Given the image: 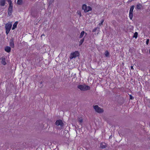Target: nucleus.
Segmentation results:
<instances>
[{
    "label": "nucleus",
    "mask_w": 150,
    "mask_h": 150,
    "mask_svg": "<svg viewBox=\"0 0 150 150\" xmlns=\"http://www.w3.org/2000/svg\"><path fill=\"white\" fill-rule=\"evenodd\" d=\"M77 88L81 91H85L89 90L90 89L89 86L86 85H79L77 86Z\"/></svg>",
    "instance_id": "obj_1"
},
{
    "label": "nucleus",
    "mask_w": 150,
    "mask_h": 150,
    "mask_svg": "<svg viewBox=\"0 0 150 150\" xmlns=\"http://www.w3.org/2000/svg\"><path fill=\"white\" fill-rule=\"evenodd\" d=\"M12 24L11 23L9 22L5 25V29L6 30V33L7 35L9 32L11 28Z\"/></svg>",
    "instance_id": "obj_2"
},
{
    "label": "nucleus",
    "mask_w": 150,
    "mask_h": 150,
    "mask_svg": "<svg viewBox=\"0 0 150 150\" xmlns=\"http://www.w3.org/2000/svg\"><path fill=\"white\" fill-rule=\"evenodd\" d=\"M82 9L83 10L84 12L86 13L92 10V8L89 6H87L85 4H84L82 6Z\"/></svg>",
    "instance_id": "obj_3"
},
{
    "label": "nucleus",
    "mask_w": 150,
    "mask_h": 150,
    "mask_svg": "<svg viewBox=\"0 0 150 150\" xmlns=\"http://www.w3.org/2000/svg\"><path fill=\"white\" fill-rule=\"evenodd\" d=\"M93 108L96 112L98 113H102L104 111L103 109L99 107L98 105L93 106Z\"/></svg>",
    "instance_id": "obj_4"
},
{
    "label": "nucleus",
    "mask_w": 150,
    "mask_h": 150,
    "mask_svg": "<svg viewBox=\"0 0 150 150\" xmlns=\"http://www.w3.org/2000/svg\"><path fill=\"white\" fill-rule=\"evenodd\" d=\"M79 54V53L77 51H75L74 52H72L71 53L70 56V59H71L73 58H75L78 56Z\"/></svg>",
    "instance_id": "obj_5"
},
{
    "label": "nucleus",
    "mask_w": 150,
    "mask_h": 150,
    "mask_svg": "<svg viewBox=\"0 0 150 150\" xmlns=\"http://www.w3.org/2000/svg\"><path fill=\"white\" fill-rule=\"evenodd\" d=\"M56 125L58 126L60 128H62L64 126V124L61 120H57L55 122Z\"/></svg>",
    "instance_id": "obj_6"
},
{
    "label": "nucleus",
    "mask_w": 150,
    "mask_h": 150,
    "mask_svg": "<svg viewBox=\"0 0 150 150\" xmlns=\"http://www.w3.org/2000/svg\"><path fill=\"white\" fill-rule=\"evenodd\" d=\"M134 8V6H132L131 7L129 12V17L130 19H132L133 17V11Z\"/></svg>",
    "instance_id": "obj_7"
},
{
    "label": "nucleus",
    "mask_w": 150,
    "mask_h": 150,
    "mask_svg": "<svg viewBox=\"0 0 150 150\" xmlns=\"http://www.w3.org/2000/svg\"><path fill=\"white\" fill-rule=\"evenodd\" d=\"M13 5H10L9 6V8L8 10V14L10 15L13 10Z\"/></svg>",
    "instance_id": "obj_8"
},
{
    "label": "nucleus",
    "mask_w": 150,
    "mask_h": 150,
    "mask_svg": "<svg viewBox=\"0 0 150 150\" xmlns=\"http://www.w3.org/2000/svg\"><path fill=\"white\" fill-rule=\"evenodd\" d=\"M6 3L5 0H1L0 1V6H4Z\"/></svg>",
    "instance_id": "obj_9"
},
{
    "label": "nucleus",
    "mask_w": 150,
    "mask_h": 150,
    "mask_svg": "<svg viewBox=\"0 0 150 150\" xmlns=\"http://www.w3.org/2000/svg\"><path fill=\"white\" fill-rule=\"evenodd\" d=\"M10 45L12 48H13L14 47V44L13 39H11L10 40Z\"/></svg>",
    "instance_id": "obj_10"
},
{
    "label": "nucleus",
    "mask_w": 150,
    "mask_h": 150,
    "mask_svg": "<svg viewBox=\"0 0 150 150\" xmlns=\"http://www.w3.org/2000/svg\"><path fill=\"white\" fill-rule=\"evenodd\" d=\"M107 146L106 145L105 143H102L100 144V147L103 149L105 148Z\"/></svg>",
    "instance_id": "obj_11"
},
{
    "label": "nucleus",
    "mask_w": 150,
    "mask_h": 150,
    "mask_svg": "<svg viewBox=\"0 0 150 150\" xmlns=\"http://www.w3.org/2000/svg\"><path fill=\"white\" fill-rule=\"evenodd\" d=\"M85 34V35H87V33H85L84 31H82L80 34V35L79 36V38H81L84 35V34Z\"/></svg>",
    "instance_id": "obj_12"
},
{
    "label": "nucleus",
    "mask_w": 150,
    "mask_h": 150,
    "mask_svg": "<svg viewBox=\"0 0 150 150\" xmlns=\"http://www.w3.org/2000/svg\"><path fill=\"white\" fill-rule=\"evenodd\" d=\"M78 120L80 124H81L83 122V118L81 117H78Z\"/></svg>",
    "instance_id": "obj_13"
},
{
    "label": "nucleus",
    "mask_w": 150,
    "mask_h": 150,
    "mask_svg": "<svg viewBox=\"0 0 150 150\" xmlns=\"http://www.w3.org/2000/svg\"><path fill=\"white\" fill-rule=\"evenodd\" d=\"M18 23V22L17 21L16 22L14 23V24L13 25V26L12 28V30L14 29L15 28H16Z\"/></svg>",
    "instance_id": "obj_14"
},
{
    "label": "nucleus",
    "mask_w": 150,
    "mask_h": 150,
    "mask_svg": "<svg viewBox=\"0 0 150 150\" xmlns=\"http://www.w3.org/2000/svg\"><path fill=\"white\" fill-rule=\"evenodd\" d=\"M5 50L8 52H9L11 51V47H9L7 46L5 48Z\"/></svg>",
    "instance_id": "obj_15"
},
{
    "label": "nucleus",
    "mask_w": 150,
    "mask_h": 150,
    "mask_svg": "<svg viewBox=\"0 0 150 150\" xmlns=\"http://www.w3.org/2000/svg\"><path fill=\"white\" fill-rule=\"evenodd\" d=\"M1 63L4 65H5L6 63V59L5 58H2L1 61Z\"/></svg>",
    "instance_id": "obj_16"
},
{
    "label": "nucleus",
    "mask_w": 150,
    "mask_h": 150,
    "mask_svg": "<svg viewBox=\"0 0 150 150\" xmlns=\"http://www.w3.org/2000/svg\"><path fill=\"white\" fill-rule=\"evenodd\" d=\"M142 7V5L141 4H139L137 5V8L138 9H140Z\"/></svg>",
    "instance_id": "obj_17"
},
{
    "label": "nucleus",
    "mask_w": 150,
    "mask_h": 150,
    "mask_svg": "<svg viewBox=\"0 0 150 150\" xmlns=\"http://www.w3.org/2000/svg\"><path fill=\"white\" fill-rule=\"evenodd\" d=\"M23 0H18L17 4L19 5H21L23 3Z\"/></svg>",
    "instance_id": "obj_18"
},
{
    "label": "nucleus",
    "mask_w": 150,
    "mask_h": 150,
    "mask_svg": "<svg viewBox=\"0 0 150 150\" xmlns=\"http://www.w3.org/2000/svg\"><path fill=\"white\" fill-rule=\"evenodd\" d=\"M84 38H83L80 40V41L79 42V46H80L82 45V44L84 42Z\"/></svg>",
    "instance_id": "obj_19"
},
{
    "label": "nucleus",
    "mask_w": 150,
    "mask_h": 150,
    "mask_svg": "<svg viewBox=\"0 0 150 150\" xmlns=\"http://www.w3.org/2000/svg\"><path fill=\"white\" fill-rule=\"evenodd\" d=\"M105 55L107 57L109 56V53L107 51H105Z\"/></svg>",
    "instance_id": "obj_20"
},
{
    "label": "nucleus",
    "mask_w": 150,
    "mask_h": 150,
    "mask_svg": "<svg viewBox=\"0 0 150 150\" xmlns=\"http://www.w3.org/2000/svg\"><path fill=\"white\" fill-rule=\"evenodd\" d=\"M137 35H138L137 33L136 32L134 33V35L133 36V37H134L135 38H136L137 37Z\"/></svg>",
    "instance_id": "obj_21"
},
{
    "label": "nucleus",
    "mask_w": 150,
    "mask_h": 150,
    "mask_svg": "<svg viewBox=\"0 0 150 150\" xmlns=\"http://www.w3.org/2000/svg\"><path fill=\"white\" fill-rule=\"evenodd\" d=\"M77 13H78V15H79V17H81V14L80 11H77Z\"/></svg>",
    "instance_id": "obj_22"
},
{
    "label": "nucleus",
    "mask_w": 150,
    "mask_h": 150,
    "mask_svg": "<svg viewBox=\"0 0 150 150\" xmlns=\"http://www.w3.org/2000/svg\"><path fill=\"white\" fill-rule=\"evenodd\" d=\"M8 2L9 3V5H13L12 1H11V0H7Z\"/></svg>",
    "instance_id": "obj_23"
},
{
    "label": "nucleus",
    "mask_w": 150,
    "mask_h": 150,
    "mask_svg": "<svg viewBox=\"0 0 150 150\" xmlns=\"http://www.w3.org/2000/svg\"><path fill=\"white\" fill-rule=\"evenodd\" d=\"M104 21L103 19L100 22V23H99V25H100V26H101V25H102L103 23V22H104Z\"/></svg>",
    "instance_id": "obj_24"
},
{
    "label": "nucleus",
    "mask_w": 150,
    "mask_h": 150,
    "mask_svg": "<svg viewBox=\"0 0 150 150\" xmlns=\"http://www.w3.org/2000/svg\"><path fill=\"white\" fill-rule=\"evenodd\" d=\"M98 28H95L94 29H93L92 31L93 32H95L96 31V30Z\"/></svg>",
    "instance_id": "obj_25"
},
{
    "label": "nucleus",
    "mask_w": 150,
    "mask_h": 150,
    "mask_svg": "<svg viewBox=\"0 0 150 150\" xmlns=\"http://www.w3.org/2000/svg\"><path fill=\"white\" fill-rule=\"evenodd\" d=\"M149 42V39H147L146 40V43L147 45L148 44Z\"/></svg>",
    "instance_id": "obj_26"
},
{
    "label": "nucleus",
    "mask_w": 150,
    "mask_h": 150,
    "mask_svg": "<svg viewBox=\"0 0 150 150\" xmlns=\"http://www.w3.org/2000/svg\"><path fill=\"white\" fill-rule=\"evenodd\" d=\"M130 99H134V98L131 95L130 96Z\"/></svg>",
    "instance_id": "obj_27"
},
{
    "label": "nucleus",
    "mask_w": 150,
    "mask_h": 150,
    "mask_svg": "<svg viewBox=\"0 0 150 150\" xmlns=\"http://www.w3.org/2000/svg\"><path fill=\"white\" fill-rule=\"evenodd\" d=\"M131 69H132V70H133L134 69H133V67L132 66L131 67Z\"/></svg>",
    "instance_id": "obj_28"
},
{
    "label": "nucleus",
    "mask_w": 150,
    "mask_h": 150,
    "mask_svg": "<svg viewBox=\"0 0 150 150\" xmlns=\"http://www.w3.org/2000/svg\"><path fill=\"white\" fill-rule=\"evenodd\" d=\"M43 36H45V35L44 34H42V35L41 36V37H42Z\"/></svg>",
    "instance_id": "obj_29"
},
{
    "label": "nucleus",
    "mask_w": 150,
    "mask_h": 150,
    "mask_svg": "<svg viewBox=\"0 0 150 150\" xmlns=\"http://www.w3.org/2000/svg\"><path fill=\"white\" fill-rule=\"evenodd\" d=\"M149 53L150 54V49L149 50Z\"/></svg>",
    "instance_id": "obj_30"
}]
</instances>
